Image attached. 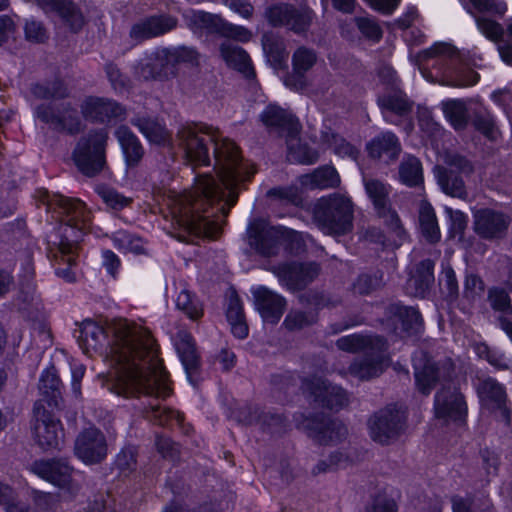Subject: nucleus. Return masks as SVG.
<instances>
[{
  "label": "nucleus",
  "instance_id": "obj_1",
  "mask_svg": "<svg viewBox=\"0 0 512 512\" xmlns=\"http://www.w3.org/2000/svg\"><path fill=\"white\" fill-rule=\"evenodd\" d=\"M177 142L186 159L194 166L210 163L208 144L214 145V174L196 177L191 190L177 193L169 190L157 196L159 204L168 209L171 226L178 231V238L186 236L215 238L220 233L221 223L204 215L208 207L224 198L223 188L228 191L229 206L236 202L235 188L254 173L252 167L242 159L236 144L221 138L218 130L205 125H189L179 129Z\"/></svg>",
  "mask_w": 512,
  "mask_h": 512
},
{
  "label": "nucleus",
  "instance_id": "obj_2",
  "mask_svg": "<svg viewBox=\"0 0 512 512\" xmlns=\"http://www.w3.org/2000/svg\"><path fill=\"white\" fill-rule=\"evenodd\" d=\"M111 339L107 342L104 328L92 320H84L79 336V345L86 354L102 351L112 367L110 390L116 395L147 398L146 412L159 425L173 421L180 423L182 415L162 407L170 388L166 372L158 357V349L150 331L142 324L121 320L111 328Z\"/></svg>",
  "mask_w": 512,
  "mask_h": 512
},
{
  "label": "nucleus",
  "instance_id": "obj_3",
  "mask_svg": "<svg viewBox=\"0 0 512 512\" xmlns=\"http://www.w3.org/2000/svg\"><path fill=\"white\" fill-rule=\"evenodd\" d=\"M37 198L45 205L47 211L57 213L64 220L57 231L48 235L47 243L56 263L66 265V267H56V275L72 283L76 280L73 267L76 265L77 242L82 232L89 227L90 212L81 201L65 198L60 194H51L45 189L37 191Z\"/></svg>",
  "mask_w": 512,
  "mask_h": 512
},
{
  "label": "nucleus",
  "instance_id": "obj_4",
  "mask_svg": "<svg viewBox=\"0 0 512 512\" xmlns=\"http://www.w3.org/2000/svg\"><path fill=\"white\" fill-rule=\"evenodd\" d=\"M478 31L497 45L501 60L512 66V19L505 22V29L492 17L503 16L507 11L504 0H469Z\"/></svg>",
  "mask_w": 512,
  "mask_h": 512
},
{
  "label": "nucleus",
  "instance_id": "obj_5",
  "mask_svg": "<svg viewBox=\"0 0 512 512\" xmlns=\"http://www.w3.org/2000/svg\"><path fill=\"white\" fill-rule=\"evenodd\" d=\"M409 59L418 65L420 73L427 79L421 65L430 59H435L441 65V84L456 88L473 86L479 81L478 73L468 69L459 62V54L454 46L448 43H435L428 49L417 52L415 55L410 51Z\"/></svg>",
  "mask_w": 512,
  "mask_h": 512
},
{
  "label": "nucleus",
  "instance_id": "obj_6",
  "mask_svg": "<svg viewBox=\"0 0 512 512\" xmlns=\"http://www.w3.org/2000/svg\"><path fill=\"white\" fill-rule=\"evenodd\" d=\"M353 211L350 197L334 193L319 199L314 218L325 234H345L352 229Z\"/></svg>",
  "mask_w": 512,
  "mask_h": 512
},
{
  "label": "nucleus",
  "instance_id": "obj_7",
  "mask_svg": "<svg viewBox=\"0 0 512 512\" xmlns=\"http://www.w3.org/2000/svg\"><path fill=\"white\" fill-rule=\"evenodd\" d=\"M298 183L301 189L297 186L274 188L269 191V195L276 197L282 202L297 206L302 202V190L336 187L340 184V176L333 166H322L315 169L312 173L301 175L298 178Z\"/></svg>",
  "mask_w": 512,
  "mask_h": 512
},
{
  "label": "nucleus",
  "instance_id": "obj_8",
  "mask_svg": "<svg viewBox=\"0 0 512 512\" xmlns=\"http://www.w3.org/2000/svg\"><path fill=\"white\" fill-rule=\"evenodd\" d=\"M107 139V131L98 129L90 131L78 142L73 154L74 161L85 175L94 176L102 170Z\"/></svg>",
  "mask_w": 512,
  "mask_h": 512
},
{
  "label": "nucleus",
  "instance_id": "obj_9",
  "mask_svg": "<svg viewBox=\"0 0 512 512\" xmlns=\"http://www.w3.org/2000/svg\"><path fill=\"white\" fill-rule=\"evenodd\" d=\"M405 411L396 406H387L375 413L368 422L370 437L380 444H387L403 430Z\"/></svg>",
  "mask_w": 512,
  "mask_h": 512
},
{
  "label": "nucleus",
  "instance_id": "obj_10",
  "mask_svg": "<svg viewBox=\"0 0 512 512\" xmlns=\"http://www.w3.org/2000/svg\"><path fill=\"white\" fill-rule=\"evenodd\" d=\"M33 435L43 450L60 449L63 443V429L60 421L47 412L41 403L34 407Z\"/></svg>",
  "mask_w": 512,
  "mask_h": 512
},
{
  "label": "nucleus",
  "instance_id": "obj_11",
  "mask_svg": "<svg viewBox=\"0 0 512 512\" xmlns=\"http://www.w3.org/2000/svg\"><path fill=\"white\" fill-rule=\"evenodd\" d=\"M74 453L85 465L102 462L108 454L105 435L94 426L82 430L75 439Z\"/></svg>",
  "mask_w": 512,
  "mask_h": 512
},
{
  "label": "nucleus",
  "instance_id": "obj_12",
  "mask_svg": "<svg viewBox=\"0 0 512 512\" xmlns=\"http://www.w3.org/2000/svg\"><path fill=\"white\" fill-rule=\"evenodd\" d=\"M435 417L444 423L462 421L466 414L463 395L455 386L444 385L435 395Z\"/></svg>",
  "mask_w": 512,
  "mask_h": 512
},
{
  "label": "nucleus",
  "instance_id": "obj_13",
  "mask_svg": "<svg viewBox=\"0 0 512 512\" xmlns=\"http://www.w3.org/2000/svg\"><path fill=\"white\" fill-rule=\"evenodd\" d=\"M303 390L315 402L331 410L341 409L348 403L345 391L341 387L327 383L322 377L305 380Z\"/></svg>",
  "mask_w": 512,
  "mask_h": 512
},
{
  "label": "nucleus",
  "instance_id": "obj_14",
  "mask_svg": "<svg viewBox=\"0 0 512 512\" xmlns=\"http://www.w3.org/2000/svg\"><path fill=\"white\" fill-rule=\"evenodd\" d=\"M474 388L482 403L488 409L496 410L501 419L509 424L510 410L506 406L505 387L493 378H478L474 383Z\"/></svg>",
  "mask_w": 512,
  "mask_h": 512
},
{
  "label": "nucleus",
  "instance_id": "obj_15",
  "mask_svg": "<svg viewBox=\"0 0 512 512\" xmlns=\"http://www.w3.org/2000/svg\"><path fill=\"white\" fill-rule=\"evenodd\" d=\"M279 281L290 289H298L311 282L319 274L316 263H285L273 268Z\"/></svg>",
  "mask_w": 512,
  "mask_h": 512
},
{
  "label": "nucleus",
  "instance_id": "obj_16",
  "mask_svg": "<svg viewBox=\"0 0 512 512\" xmlns=\"http://www.w3.org/2000/svg\"><path fill=\"white\" fill-rule=\"evenodd\" d=\"M449 170L446 168L437 167L435 169L436 178L441 189L452 197L463 198L466 196L465 186L463 180L453 175V171L459 170L461 172L470 171L469 162L461 156H453L448 160Z\"/></svg>",
  "mask_w": 512,
  "mask_h": 512
},
{
  "label": "nucleus",
  "instance_id": "obj_17",
  "mask_svg": "<svg viewBox=\"0 0 512 512\" xmlns=\"http://www.w3.org/2000/svg\"><path fill=\"white\" fill-rule=\"evenodd\" d=\"M81 110L86 119L99 122L121 120L125 115V109L120 104L103 97H87L81 104Z\"/></svg>",
  "mask_w": 512,
  "mask_h": 512
},
{
  "label": "nucleus",
  "instance_id": "obj_18",
  "mask_svg": "<svg viewBox=\"0 0 512 512\" xmlns=\"http://www.w3.org/2000/svg\"><path fill=\"white\" fill-rule=\"evenodd\" d=\"M249 243L254 249L265 257L278 252L283 237L282 227L265 226L258 222L249 228Z\"/></svg>",
  "mask_w": 512,
  "mask_h": 512
},
{
  "label": "nucleus",
  "instance_id": "obj_19",
  "mask_svg": "<svg viewBox=\"0 0 512 512\" xmlns=\"http://www.w3.org/2000/svg\"><path fill=\"white\" fill-rule=\"evenodd\" d=\"M30 472L37 477L63 489L72 490L71 467L63 461L39 460L31 464Z\"/></svg>",
  "mask_w": 512,
  "mask_h": 512
},
{
  "label": "nucleus",
  "instance_id": "obj_20",
  "mask_svg": "<svg viewBox=\"0 0 512 512\" xmlns=\"http://www.w3.org/2000/svg\"><path fill=\"white\" fill-rule=\"evenodd\" d=\"M510 218L502 212L481 209L474 213V229L486 239L500 238L508 229Z\"/></svg>",
  "mask_w": 512,
  "mask_h": 512
},
{
  "label": "nucleus",
  "instance_id": "obj_21",
  "mask_svg": "<svg viewBox=\"0 0 512 512\" xmlns=\"http://www.w3.org/2000/svg\"><path fill=\"white\" fill-rule=\"evenodd\" d=\"M251 291L263 320L272 324L277 323L285 310V299L264 286L254 287Z\"/></svg>",
  "mask_w": 512,
  "mask_h": 512
},
{
  "label": "nucleus",
  "instance_id": "obj_22",
  "mask_svg": "<svg viewBox=\"0 0 512 512\" xmlns=\"http://www.w3.org/2000/svg\"><path fill=\"white\" fill-rule=\"evenodd\" d=\"M366 194L372 202L374 209L381 217H387L391 226L400 229V221L395 212L390 209L389 188L376 179L363 178Z\"/></svg>",
  "mask_w": 512,
  "mask_h": 512
},
{
  "label": "nucleus",
  "instance_id": "obj_23",
  "mask_svg": "<svg viewBox=\"0 0 512 512\" xmlns=\"http://www.w3.org/2000/svg\"><path fill=\"white\" fill-rule=\"evenodd\" d=\"M260 118L267 128L281 134L285 133L286 137L300 132L298 119L290 111L284 110L276 104L268 105L262 111Z\"/></svg>",
  "mask_w": 512,
  "mask_h": 512
},
{
  "label": "nucleus",
  "instance_id": "obj_24",
  "mask_svg": "<svg viewBox=\"0 0 512 512\" xmlns=\"http://www.w3.org/2000/svg\"><path fill=\"white\" fill-rule=\"evenodd\" d=\"M34 115L42 122L70 133L77 132L80 128L77 111L69 106L63 107L61 112L55 114L50 107L41 105L35 108Z\"/></svg>",
  "mask_w": 512,
  "mask_h": 512
},
{
  "label": "nucleus",
  "instance_id": "obj_25",
  "mask_svg": "<svg viewBox=\"0 0 512 512\" xmlns=\"http://www.w3.org/2000/svg\"><path fill=\"white\" fill-rule=\"evenodd\" d=\"M316 53L306 47L298 48L292 57L293 75L285 81V85L296 91L306 87L305 74L316 64Z\"/></svg>",
  "mask_w": 512,
  "mask_h": 512
},
{
  "label": "nucleus",
  "instance_id": "obj_26",
  "mask_svg": "<svg viewBox=\"0 0 512 512\" xmlns=\"http://www.w3.org/2000/svg\"><path fill=\"white\" fill-rule=\"evenodd\" d=\"M412 362L418 389L423 394H429L435 383L442 376L441 370L423 352H417L413 356Z\"/></svg>",
  "mask_w": 512,
  "mask_h": 512
},
{
  "label": "nucleus",
  "instance_id": "obj_27",
  "mask_svg": "<svg viewBox=\"0 0 512 512\" xmlns=\"http://www.w3.org/2000/svg\"><path fill=\"white\" fill-rule=\"evenodd\" d=\"M268 21L274 25H288L296 32L304 31L310 24L311 17L308 13H297L289 5H275L266 11Z\"/></svg>",
  "mask_w": 512,
  "mask_h": 512
},
{
  "label": "nucleus",
  "instance_id": "obj_28",
  "mask_svg": "<svg viewBox=\"0 0 512 512\" xmlns=\"http://www.w3.org/2000/svg\"><path fill=\"white\" fill-rule=\"evenodd\" d=\"M384 348L385 346L379 350L375 347L369 356L352 363L349 367L350 374L363 380L381 374L389 364V359L382 354Z\"/></svg>",
  "mask_w": 512,
  "mask_h": 512
},
{
  "label": "nucleus",
  "instance_id": "obj_29",
  "mask_svg": "<svg viewBox=\"0 0 512 512\" xmlns=\"http://www.w3.org/2000/svg\"><path fill=\"white\" fill-rule=\"evenodd\" d=\"M174 347L180 358V361L186 371L187 377L190 380L191 373L198 366V355L191 335L185 331H179L174 339Z\"/></svg>",
  "mask_w": 512,
  "mask_h": 512
},
{
  "label": "nucleus",
  "instance_id": "obj_30",
  "mask_svg": "<svg viewBox=\"0 0 512 512\" xmlns=\"http://www.w3.org/2000/svg\"><path fill=\"white\" fill-rule=\"evenodd\" d=\"M36 3L46 13H57L73 30H77L83 24V17L76 11L71 0H36Z\"/></svg>",
  "mask_w": 512,
  "mask_h": 512
},
{
  "label": "nucleus",
  "instance_id": "obj_31",
  "mask_svg": "<svg viewBox=\"0 0 512 512\" xmlns=\"http://www.w3.org/2000/svg\"><path fill=\"white\" fill-rule=\"evenodd\" d=\"M219 50L222 59L229 67L242 72L247 77L253 75L250 58L243 48L226 40L221 43Z\"/></svg>",
  "mask_w": 512,
  "mask_h": 512
},
{
  "label": "nucleus",
  "instance_id": "obj_32",
  "mask_svg": "<svg viewBox=\"0 0 512 512\" xmlns=\"http://www.w3.org/2000/svg\"><path fill=\"white\" fill-rule=\"evenodd\" d=\"M175 25L176 21L172 17H151L134 25L131 29V36L137 40L155 37L170 31Z\"/></svg>",
  "mask_w": 512,
  "mask_h": 512
},
{
  "label": "nucleus",
  "instance_id": "obj_33",
  "mask_svg": "<svg viewBox=\"0 0 512 512\" xmlns=\"http://www.w3.org/2000/svg\"><path fill=\"white\" fill-rule=\"evenodd\" d=\"M367 149L371 157H387L394 159L401 150L398 138L390 131L380 133L374 137L368 144Z\"/></svg>",
  "mask_w": 512,
  "mask_h": 512
},
{
  "label": "nucleus",
  "instance_id": "obj_34",
  "mask_svg": "<svg viewBox=\"0 0 512 512\" xmlns=\"http://www.w3.org/2000/svg\"><path fill=\"white\" fill-rule=\"evenodd\" d=\"M115 136L122 149L124 159L129 166L136 165L143 156V148L138 138L125 126L115 131Z\"/></svg>",
  "mask_w": 512,
  "mask_h": 512
},
{
  "label": "nucleus",
  "instance_id": "obj_35",
  "mask_svg": "<svg viewBox=\"0 0 512 512\" xmlns=\"http://www.w3.org/2000/svg\"><path fill=\"white\" fill-rule=\"evenodd\" d=\"M186 24L193 31H207L217 33L221 24V17L216 14L204 12L202 10H187L183 13Z\"/></svg>",
  "mask_w": 512,
  "mask_h": 512
},
{
  "label": "nucleus",
  "instance_id": "obj_36",
  "mask_svg": "<svg viewBox=\"0 0 512 512\" xmlns=\"http://www.w3.org/2000/svg\"><path fill=\"white\" fill-rule=\"evenodd\" d=\"M133 124L138 127L145 138L158 145L170 143V135L166 127L157 120L150 118H137L133 120Z\"/></svg>",
  "mask_w": 512,
  "mask_h": 512
},
{
  "label": "nucleus",
  "instance_id": "obj_37",
  "mask_svg": "<svg viewBox=\"0 0 512 512\" xmlns=\"http://www.w3.org/2000/svg\"><path fill=\"white\" fill-rule=\"evenodd\" d=\"M336 344L340 350L347 352H356L368 347L370 350H374L375 347L380 350L385 346V342L380 337H365L356 334L341 337Z\"/></svg>",
  "mask_w": 512,
  "mask_h": 512
},
{
  "label": "nucleus",
  "instance_id": "obj_38",
  "mask_svg": "<svg viewBox=\"0 0 512 512\" xmlns=\"http://www.w3.org/2000/svg\"><path fill=\"white\" fill-rule=\"evenodd\" d=\"M322 139L327 147L338 157L350 160L357 159L359 154L358 148L339 134L327 131L323 133Z\"/></svg>",
  "mask_w": 512,
  "mask_h": 512
},
{
  "label": "nucleus",
  "instance_id": "obj_39",
  "mask_svg": "<svg viewBox=\"0 0 512 512\" xmlns=\"http://www.w3.org/2000/svg\"><path fill=\"white\" fill-rule=\"evenodd\" d=\"M298 134H290L286 137L288 157L291 161L301 164H313L319 158V153L305 144L298 142Z\"/></svg>",
  "mask_w": 512,
  "mask_h": 512
},
{
  "label": "nucleus",
  "instance_id": "obj_40",
  "mask_svg": "<svg viewBox=\"0 0 512 512\" xmlns=\"http://www.w3.org/2000/svg\"><path fill=\"white\" fill-rule=\"evenodd\" d=\"M156 58L165 61L167 65L174 66L180 63L197 62L198 53L194 48L186 46L164 48L156 53Z\"/></svg>",
  "mask_w": 512,
  "mask_h": 512
},
{
  "label": "nucleus",
  "instance_id": "obj_41",
  "mask_svg": "<svg viewBox=\"0 0 512 512\" xmlns=\"http://www.w3.org/2000/svg\"><path fill=\"white\" fill-rule=\"evenodd\" d=\"M114 247L122 253L141 254L144 252V243L141 238L127 231L120 230L112 234Z\"/></svg>",
  "mask_w": 512,
  "mask_h": 512
},
{
  "label": "nucleus",
  "instance_id": "obj_42",
  "mask_svg": "<svg viewBox=\"0 0 512 512\" xmlns=\"http://www.w3.org/2000/svg\"><path fill=\"white\" fill-rule=\"evenodd\" d=\"M419 221L421 231L428 241L435 242L440 239V229L437 223L436 215L430 204H422Z\"/></svg>",
  "mask_w": 512,
  "mask_h": 512
},
{
  "label": "nucleus",
  "instance_id": "obj_43",
  "mask_svg": "<svg viewBox=\"0 0 512 512\" xmlns=\"http://www.w3.org/2000/svg\"><path fill=\"white\" fill-rule=\"evenodd\" d=\"M401 181L408 186H416L422 182V166L420 161L413 156H407L399 168Z\"/></svg>",
  "mask_w": 512,
  "mask_h": 512
},
{
  "label": "nucleus",
  "instance_id": "obj_44",
  "mask_svg": "<svg viewBox=\"0 0 512 512\" xmlns=\"http://www.w3.org/2000/svg\"><path fill=\"white\" fill-rule=\"evenodd\" d=\"M347 435V428L336 420H329L315 431L314 437L323 444L337 443Z\"/></svg>",
  "mask_w": 512,
  "mask_h": 512
},
{
  "label": "nucleus",
  "instance_id": "obj_45",
  "mask_svg": "<svg viewBox=\"0 0 512 512\" xmlns=\"http://www.w3.org/2000/svg\"><path fill=\"white\" fill-rule=\"evenodd\" d=\"M443 113L455 129H462L467 123V111L462 101L448 100L444 102Z\"/></svg>",
  "mask_w": 512,
  "mask_h": 512
},
{
  "label": "nucleus",
  "instance_id": "obj_46",
  "mask_svg": "<svg viewBox=\"0 0 512 512\" xmlns=\"http://www.w3.org/2000/svg\"><path fill=\"white\" fill-rule=\"evenodd\" d=\"M177 309L182 311L190 319H198L202 316V307L198 300L186 288L181 289L175 298Z\"/></svg>",
  "mask_w": 512,
  "mask_h": 512
},
{
  "label": "nucleus",
  "instance_id": "obj_47",
  "mask_svg": "<svg viewBox=\"0 0 512 512\" xmlns=\"http://www.w3.org/2000/svg\"><path fill=\"white\" fill-rule=\"evenodd\" d=\"M60 385L61 383L54 367L47 368L42 372L39 390L44 396L56 399L60 393Z\"/></svg>",
  "mask_w": 512,
  "mask_h": 512
},
{
  "label": "nucleus",
  "instance_id": "obj_48",
  "mask_svg": "<svg viewBox=\"0 0 512 512\" xmlns=\"http://www.w3.org/2000/svg\"><path fill=\"white\" fill-rule=\"evenodd\" d=\"M378 102L382 109L383 117L387 122H393L389 118L390 113L395 112L397 115H402L409 110V104L407 100L398 95L393 97H380Z\"/></svg>",
  "mask_w": 512,
  "mask_h": 512
},
{
  "label": "nucleus",
  "instance_id": "obj_49",
  "mask_svg": "<svg viewBox=\"0 0 512 512\" xmlns=\"http://www.w3.org/2000/svg\"><path fill=\"white\" fill-rule=\"evenodd\" d=\"M31 93L38 99H59L67 94V89L61 81L49 84H36L31 88Z\"/></svg>",
  "mask_w": 512,
  "mask_h": 512
},
{
  "label": "nucleus",
  "instance_id": "obj_50",
  "mask_svg": "<svg viewBox=\"0 0 512 512\" xmlns=\"http://www.w3.org/2000/svg\"><path fill=\"white\" fill-rule=\"evenodd\" d=\"M488 300L493 310L503 313H512V304L508 292L502 288L493 287L488 292Z\"/></svg>",
  "mask_w": 512,
  "mask_h": 512
},
{
  "label": "nucleus",
  "instance_id": "obj_51",
  "mask_svg": "<svg viewBox=\"0 0 512 512\" xmlns=\"http://www.w3.org/2000/svg\"><path fill=\"white\" fill-rule=\"evenodd\" d=\"M217 33L240 42H247L252 37V33L247 28L232 24L223 18H221Z\"/></svg>",
  "mask_w": 512,
  "mask_h": 512
},
{
  "label": "nucleus",
  "instance_id": "obj_52",
  "mask_svg": "<svg viewBox=\"0 0 512 512\" xmlns=\"http://www.w3.org/2000/svg\"><path fill=\"white\" fill-rule=\"evenodd\" d=\"M96 192L106 203V205L113 209H122L128 206L131 201L130 198L123 196L116 190L109 187L98 186L96 188Z\"/></svg>",
  "mask_w": 512,
  "mask_h": 512
},
{
  "label": "nucleus",
  "instance_id": "obj_53",
  "mask_svg": "<svg viewBox=\"0 0 512 512\" xmlns=\"http://www.w3.org/2000/svg\"><path fill=\"white\" fill-rule=\"evenodd\" d=\"M444 212L449 221L450 231L454 234H461L466 228L467 216L463 212L447 206L444 207Z\"/></svg>",
  "mask_w": 512,
  "mask_h": 512
},
{
  "label": "nucleus",
  "instance_id": "obj_54",
  "mask_svg": "<svg viewBox=\"0 0 512 512\" xmlns=\"http://www.w3.org/2000/svg\"><path fill=\"white\" fill-rule=\"evenodd\" d=\"M365 512H397L396 502L385 495H378Z\"/></svg>",
  "mask_w": 512,
  "mask_h": 512
},
{
  "label": "nucleus",
  "instance_id": "obj_55",
  "mask_svg": "<svg viewBox=\"0 0 512 512\" xmlns=\"http://www.w3.org/2000/svg\"><path fill=\"white\" fill-rule=\"evenodd\" d=\"M5 512H44V507L38 502L26 503L13 498L5 505Z\"/></svg>",
  "mask_w": 512,
  "mask_h": 512
},
{
  "label": "nucleus",
  "instance_id": "obj_56",
  "mask_svg": "<svg viewBox=\"0 0 512 512\" xmlns=\"http://www.w3.org/2000/svg\"><path fill=\"white\" fill-rule=\"evenodd\" d=\"M359 30L368 38L379 40L382 36L380 27L370 18L362 17L356 19Z\"/></svg>",
  "mask_w": 512,
  "mask_h": 512
},
{
  "label": "nucleus",
  "instance_id": "obj_57",
  "mask_svg": "<svg viewBox=\"0 0 512 512\" xmlns=\"http://www.w3.org/2000/svg\"><path fill=\"white\" fill-rule=\"evenodd\" d=\"M313 318L308 317L300 311H291L285 318L284 325L289 330L300 329L312 322Z\"/></svg>",
  "mask_w": 512,
  "mask_h": 512
},
{
  "label": "nucleus",
  "instance_id": "obj_58",
  "mask_svg": "<svg viewBox=\"0 0 512 512\" xmlns=\"http://www.w3.org/2000/svg\"><path fill=\"white\" fill-rule=\"evenodd\" d=\"M223 3L242 18L248 19L253 13V6L246 0H223Z\"/></svg>",
  "mask_w": 512,
  "mask_h": 512
},
{
  "label": "nucleus",
  "instance_id": "obj_59",
  "mask_svg": "<svg viewBox=\"0 0 512 512\" xmlns=\"http://www.w3.org/2000/svg\"><path fill=\"white\" fill-rule=\"evenodd\" d=\"M120 264L119 257L113 251L104 250L102 252V265L112 277H115L118 273Z\"/></svg>",
  "mask_w": 512,
  "mask_h": 512
},
{
  "label": "nucleus",
  "instance_id": "obj_60",
  "mask_svg": "<svg viewBox=\"0 0 512 512\" xmlns=\"http://www.w3.org/2000/svg\"><path fill=\"white\" fill-rule=\"evenodd\" d=\"M25 35L28 40L35 42H41L46 38V32L41 23L34 20L26 22Z\"/></svg>",
  "mask_w": 512,
  "mask_h": 512
},
{
  "label": "nucleus",
  "instance_id": "obj_61",
  "mask_svg": "<svg viewBox=\"0 0 512 512\" xmlns=\"http://www.w3.org/2000/svg\"><path fill=\"white\" fill-rule=\"evenodd\" d=\"M484 291V284L482 280L475 276L469 275L465 280V294L468 298L474 299Z\"/></svg>",
  "mask_w": 512,
  "mask_h": 512
},
{
  "label": "nucleus",
  "instance_id": "obj_62",
  "mask_svg": "<svg viewBox=\"0 0 512 512\" xmlns=\"http://www.w3.org/2000/svg\"><path fill=\"white\" fill-rule=\"evenodd\" d=\"M70 370L72 391L78 397L81 394V380L85 373V367L80 363H72Z\"/></svg>",
  "mask_w": 512,
  "mask_h": 512
},
{
  "label": "nucleus",
  "instance_id": "obj_63",
  "mask_svg": "<svg viewBox=\"0 0 512 512\" xmlns=\"http://www.w3.org/2000/svg\"><path fill=\"white\" fill-rule=\"evenodd\" d=\"M483 351L486 353L485 358L486 360L495 368L499 370L507 369L509 367V360L508 358L497 351H491L486 346H483Z\"/></svg>",
  "mask_w": 512,
  "mask_h": 512
},
{
  "label": "nucleus",
  "instance_id": "obj_64",
  "mask_svg": "<svg viewBox=\"0 0 512 512\" xmlns=\"http://www.w3.org/2000/svg\"><path fill=\"white\" fill-rule=\"evenodd\" d=\"M106 73L114 90L121 91L125 88L126 79L115 65L108 64L106 66Z\"/></svg>",
  "mask_w": 512,
  "mask_h": 512
}]
</instances>
